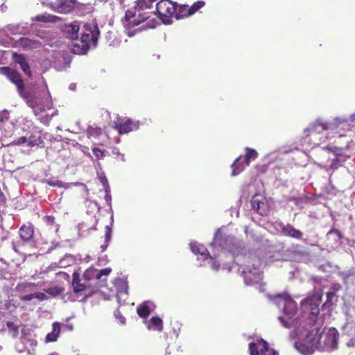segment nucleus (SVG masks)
Here are the masks:
<instances>
[{"label":"nucleus","instance_id":"obj_42","mask_svg":"<svg viewBox=\"0 0 355 355\" xmlns=\"http://www.w3.org/2000/svg\"><path fill=\"white\" fill-rule=\"evenodd\" d=\"M115 317L116 319H118L121 324H125V318L121 314V313L118 311H116L114 313Z\"/></svg>","mask_w":355,"mask_h":355},{"label":"nucleus","instance_id":"obj_11","mask_svg":"<svg viewBox=\"0 0 355 355\" xmlns=\"http://www.w3.org/2000/svg\"><path fill=\"white\" fill-rule=\"evenodd\" d=\"M76 3V0H56L50 4V7L54 11L67 14L73 9Z\"/></svg>","mask_w":355,"mask_h":355},{"label":"nucleus","instance_id":"obj_16","mask_svg":"<svg viewBox=\"0 0 355 355\" xmlns=\"http://www.w3.org/2000/svg\"><path fill=\"white\" fill-rule=\"evenodd\" d=\"M0 73L6 75L8 78L17 86L19 89L23 88L22 80L17 72L8 67H1L0 68Z\"/></svg>","mask_w":355,"mask_h":355},{"label":"nucleus","instance_id":"obj_32","mask_svg":"<svg viewBox=\"0 0 355 355\" xmlns=\"http://www.w3.org/2000/svg\"><path fill=\"white\" fill-rule=\"evenodd\" d=\"M101 133V129L98 127L89 126L87 130L88 137H97Z\"/></svg>","mask_w":355,"mask_h":355},{"label":"nucleus","instance_id":"obj_54","mask_svg":"<svg viewBox=\"0 0 355 355\" xmlns=\"http://www.w3.org/2000/svg\"><path fill=\"white\" fill-rule=\"evenodd\" d=\"M34 144L31 141H28V146H33Z\"/></svg>","mask_w":355,"mask_h":355},{"label":"nucleus","instance_id":"obj_45","mask_svg":"<svg viewBox=\"0 0 355 355\" xmlns=\"http://www.w3.org/2000/svg\"><path fill=\"white\" fill-rule=\"evenodd\" d=\"M107 231L105 233V241L108 242L111 237V230L107 226L106 227Z\"/></svg>","mask_w":355,"mask_h":355},{"label":"nucleus","instance_id":"obj_2","mask_svg":"<svg viewBox=\"0 0 355 355\" xmlns=\"http://www.w3.org/2000/svg\"><path fill=\"white\" fill-rule=\"evenodd\" d=\"M318 332L319 329L316 327L309 331L299 329L298 340L295 343L297 350L304 355L312 354L318 347Z\"/></svg>","mask_w":355,"mask_h":355},{"label":"nucleus","instance_id":"obj_57","mask_svg":"<svg viewBox=\"0 0 355 355\" xmlns=\"http://www.w3.org/2000/svg\"><path fill=\"white\" fill-rule=\"evenodd\" d=\"M1 10L4 9L3 4V5H1Z\"/></svg>","mask_w":355,"mask_h":355},{"label":"nucleus","instance_id":"obj_5","mask_svg":"<svg viewBox=\"0 0 355 355\" xmlns=\"http://www.w3.org/2000/svg\"><path fill=\"white\" fill-rule=\"evenodd\" d=\"M338 332L335 328L324 329L318 332V350L331 351L338 345Z\"/></svg>","mask_w":355,"mask_h":355},{"label":"nucleus","instance_id":"obj_22","mask_svg":"<svg viewBox=\"0 0 355 355\" xmlns=\"http://www.w3.org/2000/svg\"><path fill=\"white\" fill-rule=\"evenodd\" d=\"M163 327V322L162 319L158 317H153L147 322V328L148 329H154L161 331Z\"/></svg>","mask_w":355,"mask_h":355},{"label":"nucleus","instance_id":"obj_26","mask_svg":"<svg viewBox=\"0 0 355 355\" xmlns=\"http://www.w3.org/2000/svg\"><path fill=\"white\" fill-rule=\"evenodd\" d=\"M257 155L258 153L254 149L247 148L245 156L243 157L246 162V165H249L250 162L251 160H254L257 157Z\"/></svg>","mask_w":355,"mask_h":355},{"label":"nucleus","instance_id":"obj_31","mask_svg":"<svg viewBox=\"0 0 355 355\" xmlns=\"http://www.w3.org/2000/svg\"><path fill=\"white\" fill-rule=\"evenodd\" d=\"M63 288L58 286H53L46 289L45 291L46 293L55 297L63 292Z\"/></svg>","mask_w":355,"mask_h":355},{"label":"nucleus","instance_id":"obj_25","mask_svg":"<svg viewBox=\"0 0 355 355\" xmlns=\"http://www.w3.org/2000/svg\"><path fill=\"white\" fill-rule=\"evenodd\" d=\"M6 29L12 35L24 34L26 32V28L19 24L8 25Z\"/></svg>","mask_w":355,"mask_h":355},{"label":"nucleus","instance_id":"obj_53","mask_svg":"<svg viewBox=\"0 0 355 355\" xmlns=\"http://www.w3.org/2000/svg\"><path fill=\"white\" fill-rule=\"evenodd\" d=\"M350 119H351L352 121H355V113L350 116Z\"/></svg>","mask_w":355,"mask_h":355},{"label":"nucleus","instance_id":"obj_6","mask_svg":"<svg viewBox=\"0 0 355 355\" xmlns=\"http://www.w3.org/2000/svg\"><path fill=\"white\" fill-rule=\"evenodd\" d=\"M158 17L165 24L172 22L171 17L175 14V5L170 0H161L156 4Z\"/></svg>","mask_w":355,"mask_h":355},{"label":"nucleus","instance_id":"obj_46","mask_svg":"<svg viewBox=\"0 0 355 355\" xmlns=\"http://www.w3.org/2000/svg\"><path fill=\"white\" fill-rule=\"evenodd\" d=\"M106 194L105 196V200L107 202V204L110 205L111 203V195L110 194V189L108 191H105Z\"/></svg>","mask_w":355,"mask_h":355},{"label":"nucleus","instance_id":"obj_7","mask_svg":"<svg viewBox=\"0 0 355 355\" xmlns=\"http://www.w3.org/2000/svg\"><path fill=\"white\" fill-rule=\"evenodd\" d=\"M260 265L259 260H255V263L252 264V268L250 266H246L242 272L244 281L248 285L259 284L262 279V275L257 267Z\"/></svg>","mask_w":355,"mask_h":355},{"label":"nucleus","instance_id":"obj_19","mask_svg":"<svg viewBox=\"0 0 355 355\" xmlns=\"http://www.w3.org/2000/svg\"><path fill=\"white\" fill-rule=\"evenodd\" d=\"M282 233L287 236H291L294 239H300L302 237V232L290 224L283 225L281 226Z\"/></svg>","mask_w":355,"mask_h":355},{"label":"nucleus","instance_id":"obj_37","mask_svg":"<svg viewBox=\"0 0 355 355\" xmlns=\"http://www.w3.org/2000/svg\"><path fill=\"white\" fill-rule=\"evenodd\" d=\"M127 295H128V292H127L126 289L124 291H118V293L116 294V298H117L118 302L119 304H121V300H123V302H125V297H127Z\"/></svg>","mask_w":355,"mask_h":355},{"label":"nucleus","instance_id":"obj_48","mask_svg":"<svg viewBox=\"0 0 355 355\" xmlns=\"http://www.w3.org/2000/svg\"><path fill=\"white\" fill-rule=\"evenodd\" d=\"M25 142H26V138L25 137H21L15 141V143L18 145L23 144Z\"/></svg>","mask_w":355,"mask_h":355},{"label":"nucleus","instance_id":"obj_29","mask_svg":"<svg viewBox=\"0 0 355 355\" xmlns=\"http://www.w3.org/2000/svg\"><path fill=\"white\" fill-rule=\"evenodd\" d=\"M52 17L48 14H42L40 15H37L35 17L33 18V21H40V22H48L52 21Z\"/></svg>","mask_w":355,"mask_h":355},{"label":"nucleus","instance_id":"obj_50","mask_svg":"<svg viewBox=\"0 0 355 355\" xmlns=\"http://www.w3.org/2000/svg\"><path fill=\"white\" fill-rule=\"evenodd\" d=\"M334 295V294L333 293H328L327 295L328 300H331Z\"/></svg>","mask_w":355,"mask_h":355},{"label":"nucleus","instance_id":"obj_43","mask_svg":"<svg viewBox=\"0 0 355 355\" xmlns=\"http://www.w3.org/2000/svg\"><path fill=\"white\" fill-rule=\"evenodd\" d=\"M94 272L95 270L94 269L89 268L85 271L83 276L86 279H89Z\"/></svg>","mask_w":355,"mask_h":355},{"label":"nucleus","instance_id":"obj_51","mask_svg":"<svg viewBox=\"0 0 355 355\" xmlns=\"http://www.w3.org/2000/svg\"><path fill=\"white\" fill-rule=\"evenodd\" d=\"M332 151L334 153H335L336 155H338L340 153V148H334V150H332Z\"/></svg>","mask_w":355,"mask_h":355},{"label":"nucleus","instance_id":"obj_18","mask_svg":"<svg viewBox=\"0 0 355 355\" xmlns=\"http://www.w3.org/2000/svg\"><path fill=\"white\" fill-rule=\"evenodd\" d=\"M21 239L24 241H30L34 234L33 225L31 223L22 225L19 230Z\"/></svg>","mask_w":355,"mask_h":355},{"label":"nucleus","instance_id":"obj_4","mask_svg":"<svg viewBox=\"0 0 355 355\" xmlns=\"http://www.w3.org/2000/svg\"><path fill=\"white\" fill-rule=\"evenodd\" d=\"M273 302L279 308L283 306L285 317L279 316V320L284 327H290L293 323L290 320L297 311L295 302L285 294L277 295L274 297Z\"/></svg>","mask_w":355,"mask_h":355},{"label":"nucleus","instance_id":"obj_36","mask_svg":"<svg viewBox=\"0 0 355 355\" xmlns=\"http://www.w3.org/2000/svg\"><path fill=\"white\" fill-rule=\"evenodd\" d=\"M327 236H329V238H330L331 236H335L336 241L339 240L342 236L340 232L338 230H336V229L331 230L328 232Z\"/></svg>","mask_w":355,"mask_h":355},{"label":"nucleus","instance_id":"obj_20","mask_svg":"<svg viewBox=\"0 0 355 355\" xmlns=\"http://www.w3.org/2000/svg\"><path fill=\"white\" fill-rule=\"evenodd\" d=\"M155 309L153 302H146L137 307V313L141 318H146Z\"/></svg>","mask_w":355,"mask_h":355},{"label":"nucleus","instance_id":"obj_12","mask_svg":"<svg viewBox=\"0 0 355 355\" xmlns=\"http://www.w3.org/2000/svg\"><path fill=\"white\" fill-rule=\"evenodd\" d=\"M28 104L34 109L35 114H37L46 109H51L52 107V100L50 93L46 92V93L44 94L42 103H40L37 101L33 100L29 101Z\"/></svg>","mask_w":355,"mask_h":355},{"label":"nucleus","instance_id":"obj_27","mask_svg":"<svg viewBox=\"0 0 355 355\" xmlns=\"http://www.w3.org/2000/svg\"><path fill=\"white\" fill-rule=\"evenodd\" d=\"M343 162V160L341 161L340 159L338 157L334 158V159H332L328 171H332V173L336 169H337L339 166L342 165V163Z\"/></svg>","mask_w":355,"mask_h":355},{"label":"nucleus","instance_id":"obj_10","mask_svg":"<svg viewBox=\"0 0 355 355\" xmlns=\"http://www.w3.org/2000/svg\"><path fill=\"white\" fill-rule=\"evenodd\" d=\"M191 250L195 254H200L205 259L208 257L211 261V267L212 270L217 271L220 267L219 264H216V261L214 259L218 256L214 252H213L214 257L210 255V254L207 252V250L205 247L201 244L197 243L196 242H191L190 243Z\"/></svg>","mask_w":355,"mask_h":355},{"label":"nucleus","instance_id":"obj_1","mask_svg":"<svg viewBox=\"0 0 355 355\" xmlns=\"http://www.w3.org/2000/svg\"><path fill=\"white\" fill-rule=\"evenodd\" d=\"M80 27L76 24H67L64 27V32L67 36L76 40L73 44L72 51L76 54H85L87 51L89 43L96 45L99 36V31L96 25L93 24H86L84 26V32L80 40H78V33Z\"/></svg>","mask_w":355,"mask_h":355},{"label":"nucleus","instance_id":"obj_38","mask_svg":"<svg viewBox=\"0 0 355 355\" xmlns=\"http://www.w3.org/2000/svg\"><path fill=\"white\" fill-rule=\"evenodd\" d=\"M111 272V269L110 268H104V269H102L100 271L98 272H96V274L95 275V277L96 279H100L103 275H108Z\"/></svg>","mask_w":355,"mask_h":355},{"label":"nucleus","instance_id":"obj_24","mask_svg":"<svg viewBox=\"0 0 355 355\" xmlns=\"http://www.w3.org/2000/svg\"><path fill=\"white\" fill-rule=\"evenodd\" d=\"M35 284L32 282H24L18 284L15 287V291L19 293H26L32 291L35 286Z\"/></svg>","mask_w":355,"mask_h":355},{"label":"nucleus","instance_id":"obj_56","mask_svg":"<svg viewBox=\"0 0 355 355\" xmlns=\"http://www.w3.org/2000/svg\"><path fill=\"white\" fill-rule=\"evenodd\" d=\"M50 355H58V354H56V353H52V354H50Z\"/></svg>","mask_w":355,"mask_h":355},{"label":"nucleus","instance_id":"obj_23","mask_svg":"<svg viewBox=\"0 0 355 355\" xmlns=\"http://www.w3.org/2000/svg\"><path fill=\"white\" fill-rule=\"evenodd\" d=\"M60 331V324L57 322L53 324V329L51 333H49L46 336V342H54L57 340Z\"/></svg>","mask_w":355,"mask_h":355},{"label":"nucleus","instance_id":"obj_52","mask_svg":"<svg viewBox=\"0 0 355 355\" xmlns=\"http://www.w3.org/2000/svg\"><path fill=\"white\" fill-rule=\"evenodd\" d=\"M75 87H76V85L74 84H71L69 85V89H71V90H74Z\"/></svg>","mask_w":355,"mask_h":355},{"label":"nucleus","instance_id":"obj_34","mask_svg":"<svg viewBox=\"0 0 355 355\" xmlns=\"http://www.w3.org/2000/svg\"><path fill=\"white\" fill-rule=\"evenodd\" d=\"M13 59L15 62L20 66L26 62V58L22 55H19L16 53H13Z\"/></svg>","mask_w":355,"mask_h":355},{"label":"nucleus","instance_id":"obj_55","mask_svg":"<svg viewBox=\"0 0 355 355\" xmlns=\"http://www.w3.org/2000/svg\"><path fill=\"white\" fill-rule=\"evenodd\" d=\"M101 248H102V250L104 251L106 249V248H107V245H102Z\"/></svg>","mask_w":355,"mask_h":355},{"label":"nucleus","instance_id":"obj_3","mask_svg":"<svg viewBox=\"0 0 355 355\" xmlns=\"http://www.w3.org/2000/svg\"><path fill=\"white\" fill-rule=\"evenodd\" d=\"M346 119L336 118L333 122L324 123L321 120H317L315 123H311L306 130V136L310 137L311 139L315 145L324 143L327 138L320 137L324 130H336L340 123L346 122Z\"/></svg>","mask_w":355,"mask_h":355},{"label":"nucleus","instance_id":"obj_30","mask_svg":"<svg viewBox=\"0 0 355 355\" xmlns=\"http://www.w3.org/2000/svg\"><path fill=\"white\" fill-rule=\"evenodd\" d=\"M319 302H320V299L319 298L306 299V300H304L302 302V304L304 305V306L305 305H310L311 306V309L312 311H313L314 308L313 307V306H317Z\"/></svg>","mask_w":355,"mask_h":355},{"label":"nucleus","instance_id":"obj_39","mask_svg":"<svg viewBox=\"0 0 355 355\" xmlns=\"http://www.w3.org/2000/svg\"><path fill=\"white\" fill-rule=\"evenodd\" d=\"M33 299H37L39 301H43L47 299L46 295L43 293H32Z\"/></svg>","mask_w":355,"mask_h":355},{"label":"nucleus","instance_id":"obj_28","mask_svg":"<svg viewBox=\"0 0 355 355\" xmlns=\"http://www.w3.org/2000/svg\"><path fill=\"white\" fill-rule=\"evenodd\" d=\"M6 326L8 329L9 332L13 337H16L18 334V326L15 325L12 322H7Z\"/></svg>","mask_w":355,"mask_h":355},{"label":"nucleus","instance_id":"obj_35","mask_svg":"<svg viewBox=\"0 0 355 355\" xmlns=\"http://www.w3.org/2000/svg\"><path fill=\"white\" fill-rule=\"evenodd\" d=\"M92 152L98 159H102L105 156V150H103L98 148H94Z\"/></svg>","mask_w":355,"mask_h":355},{"label":"nucleus","instance_id":"obj_17","mask_svg":"<svg viewBox=\"0 0 355 355\" xmlns=\"http://www.w3.org/2000/svg\"><path fill=\"white\" fill-rule=\"evenodd\" d=\"M72 287L73 293L78 295L77 298L87 295V285L80 283L78 276H76L75 273L73 274Z\"/></svg>","mask_w":355,"mask_h":355},{"label":"nucleus","instance_id":"obj_21","mask_svg":"<svg viewBox=\"0 0 355 355\" xmlns=\"http://www.w3.org/2000/svg\"><path fill=\"white\" fill-rule=\"evenodd\" d=\"M246 162L242 156H239L232 164V175L236 176L241 173L246 166Z\"/></svg>","mask_w":355,"mask_h":355},{"label":"nucleus","instance_id":"obj_9","mask_svg":"<svg viewBox=\"0 0 355 355\" xmlns=\"http://www.w3.org/2000/svg\"><path fill=\"white\" fill-rule=\"evenodd\" d=\"M249 349L250 355H278L277 352L270 349L267 343L262 339L250 343Z\"/></svg>","mask_w":355,"mask_h":355},{"label":"nucleus","instance_id":"obj_58","mask_svg":"<svg viewBox=\"0 0 355 355\" xmlns=\"http://www.w3.org/2000/svg\"><path fill=\"white\" fill-rule=\"evenodd\" d=\"M2 349H3L2 347L0 346V352L2 351Z\"/></svg>","mask_w":355,"mask_h":355},{"label":"nucleus","instance_id":"obj_15","mask_svg":"<svg viewBox=\"0 0 355 355\" xmlns=\"http://www.w3.org/2000/svg\"><path fill=\"white\" fill-rule=\"evenodd\" d=\"M15 46L21 47L24 50H33L41 48L42 44L38 40L21 37L15 42Z\"/></svg>","mask_w":355,"mask_h":355},{"label":"nucleus","instance_id":"obj_14","mask_svg":"<svg viewBox=\"0 0 355 355\" xmlns=\"http://www.w3.org/2000/svg\"><path fill=\"white\" fill-rule=\"evenodd\" d=\"M139 125L129 119H118L115 122L114 128L118 130L119 134H125L134 130H137Z\"/></svg>","mask_w":355,"mask_h":355},{"label":"nucleus","instance_id":"obj_41","mask_svg":"<svg viewBox=\"0 0 355 355\" xmlns=\"http://www.w3.org/2000/svg\"><path fill=\"white\" fill-rule=\"evenodd\" d=\"M99 179H100V181L102 183V184L103 186V188L105 189V191L107 192L110 187H109V185H108V182H107V178L103 175V176H100Z\"/></svg>","mask_w":355,"mask_h":355},{"label":"nucleus","instance_id":"obj_13","mask_svg":"<svg viewBox=\"0 0 355 355\" xmlns=\"http://www.w3.org/2000/svg\"><path fill=\"white\" fill-rule=\"evenodd\" d=\"M252 209L257 211L261 216L266 215L268 207L266 200L261 195H254L250 201Z\"/></svg>","mask_w":355,"mask_h":355},{"label":"nucleus","instance_id":"obj_33","mask_svg":"<svg viewBox=\"0 0 355 355\" xmlns=\"http://www.w3.org/2000/svg\"><path fill=\"white\" fill-rule=\"evenodd\" d=\"M204 5H205V3L203 1H198V2L195 3L189 9V15H193V13H195L197 10H198L200 8L203 7Z\"/></svg>","mask_w":355,"mask_h":355},{"label":"nucleus","instance_id":"obj_49","mask_svg":"<svg viewBox=\"0 0 355 355\" xmlns=\"http://www.w3.org/2000/svg\"><path fill=\"white\" fill-rule=\"evenodd\" d=\"M8 112L7 111H4L1 115V121H3L4 119H8Z\"/></svg>","mask_w":355,"mask_h":355},{"label":"nucleus","instance_id":"obj_8","mask_svg":"<svg viewBox=\"0 0 355 355\" xmlns=\"http://www.w3.org/2000/svg\"><path fill=\"white\" fill-rule=\"evenodd\" d=\"M234 245V238L230 236H223L220 231L216 233L214 242L211 243L212 248L216 251L227 250L234 253L233 250Z\"/></svg>","mask_w":355,"mask_h":355},{"label":"nucleus","instance_id":"obj_40","mask_svg":"<svg viewBox=\"0 0 355 355\" xmlns=\"http://www.w3.org/2000/svg\"><path fill=\"white\" fill-rule=\"evenodd\" d=\"M21 70L28 76H31V72L30 71L29 65L27 62H24L23 64L20 66Z\"/></svg>","mask_w":355,"mask_h":355},{"label":"nucleus","instance_id":"obj_47","mask_svg":"<svg viewBox=\"0 0 355 355\" xmlns=\"http://www.w3.org/2000/svg\"><path fill=\"white\" fill-rule=\"evenodd\" d=\"M49 184L53 187H62L63 183L60 181L49 182Z\"/></svg>","mask_w":355,"mask_h":355},{"label":"nucleus","instance_id":"obj_44","mask_svg":"<svg viewBox=\"0 0 355 355\" xmlns=\"http://www.w3.org/2000/svg\"><path fill=\"white\" fill-rule=\"evenodd\" d=\"M20 300L21 301H30V300H33V295L31 293V294H29V295H26L21 296L20 297Z\"/></svg>","mask_w":355,"mask_h":355}]
</instances>
